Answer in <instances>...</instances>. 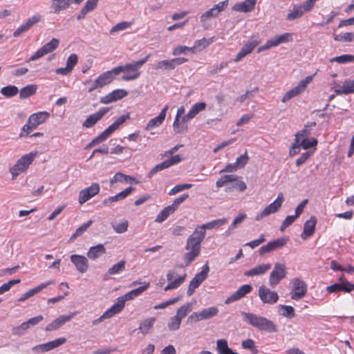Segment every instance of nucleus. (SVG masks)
Listing matches in <instances>:
<instances>
[{
    "mask_svg": "<svg viewBox=\"0 0 354 354\" xmlns=\"http://www.w3.org/2000/svg\"><path fill=\"white\" fill-rule=\"evenodd\" d=\"M169 166L166 162V160H164L163 162L158 164L154 167H153L151 171L148 173L147 177L151 178L155 174H156L158 171H160L165 169L168 168Z\"/></svg>",
    "mask_w": 354,
    "mask_h": 354,
    "instance_id": "55",
    "label": "nucleus"
},
{
    "mask_svg": "<svg viewBox=\"0 0 354 354\" xmlns=\"http://www.w3.org/2000/svg\"><path fill=\"white\" fill-rule=\"evenodd\" d=\"M330 62H337L339 64H345L348 62H354V55H342L331 58Z\"/></svg>",
    "mask_w": 354,
    "mask_h": 354,
    "instance_id": "51",
    "label": "nucleus"
},
{
    "mask_svg": "<svg viewBox=\"0 0 354 354\" xmlns=\"http://www.w3.org/2000/svg\"><path fill=\"white\" fill-rule=\"evenodd\" d=\"M252 290V287L250 284H245L241 286L235 292H234L231 296L228 297L225 301V304H230L232 302L236 301L243 297H244L246 295L251 292Z\"/></svg>",
    "mask_w": 354,
    "mask_h": 354,
    "instance_id": "18",
    "label": "nucleus"
},
{
    "mask_svg": "<svg viewBox=\"0 0 354 354\" xmlns=\"http://www.w3.org/2000/svg\"><path fill=\"white\" fill-rule=\"evenodd\" d=\"M193 186L192 184L190 183H185V184H180L174 186L169 192V195H174L180 192H182L185 189H187L191 188Z\"/></svg>",
    "mask_w": 354,
    "mask_h": 354,
    "instance_id": "60",
    "label": "nucleus"
},
{
    "mask_svg": "<svg viewBox=\"0 0 354 354\" xmlns=\"http://www.w3.org/2000/svg\"><path fill=\"white\" fill-rule=\"evenodd\" d=\"M243 320L258 330L268 333H276L277 326L268 319L252 313L241 312Z\"/></svg>",
    "mask_w": 354,
    "mask_h": 354,
    "instance_id": "2",
    "label": "nucleus"
},
{
    "mask_svg": "<svg viewBox=\"0 0 354 354\" xmlns=\"http://www.w3.org/2000/svg\"><path fill=\"white\" fill-rule=\"evenodd\" d=\"M186 276V274H184L177 277V273L175 271L169 270L167 274V280L169 283L165 287V291L176 289L179 287L184 282Z\"/></svg>",
    "mask_w": 354,
    "mask_h": 354,
    "instance_id": "15",
    "label": "nucleus"
},
{
    "mask_svg": "<svg viewBox=\"0 0 354 354\" xmlns=\"http://www.w3.org/2000/svg\"><path fill=\"white\" fill-rule=\"evenodd\" d=\"M271 268L270 263H263L258 265L244 272V275L247 277H253L257 275H261L266 273Z\"/></svg>",
    "mask_w": 354,
    "mask_h": 354,
    "instance_id": "29",
    "label": "nucleus"
},
{
    "mask_svg": "<svg viewBox=\"0 0 354 354\" xmlns=\"http://www.w3.org/2000/svg\"><path fill=\"white\" fill-rule=\"evenodd\" d=\"M134 189H135L134 187H129L126 188L125 189H124L123 191L120 192V193L117 194L116 195L113 196H109V197L105 198L103 201L102 204L104 206L109 207V206L112 205L113 203L124 199Z\"/></svg>",
    "mask_w": 354,
    "mask_h": 354,
    "instance_id": "20",
    "label": "nucleus"
},
{
    "mask_svg": "<svg viewBox=\"0 0 354 354\" xmlns=\"http://www.w3.org/2000/svg\"><path fill=\"white\" fill-rule=\"evenodd\" d=\"M125 302L120 297L117 299V302L113 305L109 309L106 310V313L109 315L110 317H113L117 313H119L124 308Z\"/></svg>",
    "mask_w": 354,
    "mask_h": 354,
    "instance_id": "39",
    "label": "nucleus"
},
{
    "mask_svg": "<svg viewBox=\"0 0 354 354\" xmlns=\"http://www.w3.org/2000/svg\"><path fill=\"white\" fill-rule=\"evenodd\" d=\"M54 282L53 281H48L45 283H41L39 286H37L35 288L29 290L28 292L22 295V296L18 299L19 301H24L25 300L29 299L32 297L35 294L41 291L44 288H46L48 286L53 284Z\"/></svg>",
    "mask_w": 354,
    "mask_h": 354,
    "instance_id": "30",
    "label": "nucleus"
},
{
    "mask_svg": "<svg viewBox=\"0 0 354 354\" xmlns=\"http://www.w3.org/2000/svg\"><path fill=\"white\" fill-rule=\"evenodd\" d=\"M229 348L227 342L225 339H221L216 342V350L218 354H223L224 352Z\"/></svg>",
    "mask_w": 354,
    "mask_h": 354,
    "instance_id": "62",
    "label": "nucleus"
},
{
    "mask_svg": "<svg viewBox=\"0 0 354 354\" xmlns=\"http://www.w3.org/2000/svg\"><path fill=\"white\" fill-rule=\"evenodd\" d=\"M258 295L264 304H274L279 299L278 294L275 291H271L264 286L259 287Z\"/></svg>",
    "mask_w": 354,
    "mask_h": 354,
    "instance_id": "14",
    "label": "nucleus"
},
{
    "mask_svg": "<svg viewBox=\"0 0 354 354\" xmlns=\"http://www.w3.org/2000/svg\"><path fill=\"white\" fill-rule=\"evenodd\" d=\"M283 201V194L281 192L278 194L277 199L274 202L266 207L260 214L257 215L255 220L259 221L263 217L268 216L271 214L277 212L281 207Z\"/></svg>",
    "mask_w": 354,
    "mask_h": 354,
    "instance_id": "9",
    "label": "nucleus"
},
{
    "mask_svg": "<svg viewBox=\"0 0 354 354\" xmlns=\"http://www.w3.org/2000/svg\"><path fill=\"white\" fill-rule=\"evenodd\" d=\"M182 319L176 315L171 317L167 324L168 329L170 331H175L180 328Z\"/></svg>",
    "mask_w": 354,
    "mask_h": 354,
    "instance_id": "49",
    "label": "nucleus"
},
{
    "mask_svg": "<svg viewBox=\"0 0 354 354\" xmlns=\"http://www.w3.org/2000/svg\"><path fill=\"white\" fill-rule=\"evenodd\" d=\"M174 208L168 205L167 207H165L162 210L160 211V212L157 215L155 222L157 223H162L164 221H165L168 216L174 213Z\"/></svg>",
    "mask_w": 354,
    "mask_h": 354,
    "instance_id": "45",
    "label": "nucleus"
},
{
    "mask_svg": "<svg viewBox=\"0 0 354 354\" xmlns=\"http://www.w3.org/2000/svg\"><path fill=\"white\" fill-rule=\"evenodd\" d=\"M337 95H348L354 93V79L346 80L341 88L335 90Z\"/></svg>",
    "mask_w": 354,
    "mask_h": 354,
    "instance_id": "34",
    "label": "nucleus"
},
{
    "mask_svg": "<svg viewBox=\"0 0 354 354\" xmlns=\"http://www.w3.org/2000/svg\"><path fill=\"white\" fill-rule=\"evenodd\" d=\"M126 262L124 260L112 266L107 271V275H113L120 273L125 269Z\"/></svg>",
    "mask_w": 354,
    "mask_h": 354,
    "instance_id": "47",
    "label": "nucleus"
},
{
    "mask_svg": "<svg viewBox=\"0 0 354 354\" xmlns=\"http://www.w3.org/2000/svg\"><path fill=\"white\" fill-rule=\"evenodd\" d=\"M100 187L97 183H93L90 187L82 189L79 192L78 202L80 205L85 203L91 198L97 195L100 192Z\"/></svg>",
    "mask_w": 354,
    "mask_h": 354,
    "instance_id": "11",
    "label": "nucleus"
},
{
    "mask_svg": "<svg viewBox=\"0 0 354 354\" xmlns=\"http://www.w3.org/2000/svg\"><path fill=\"white\" fill-rule=\"evenodd\" d=\"M50 117V113L47 111H40L32 114L28 120L33 127H37L38 125L43 124Z\"/></svg>",
    "mask_w": 354,
    "mask_h": 354,
    "instance_id": "27",
    "label": "nucleus"
},
{
    "mask_svg": "<svg viewBox=\"0 0 354 354\" xmlns=\"http://www.w3.org/2000/svg\"><path fill=\"white\" fill-rule=\"evenodd\" d=\"M257 0H245L243 2L236 3L232 7V10L241 12L252 11L257 3Z\"/></svg>",
    "mask_w": 354,
    "mask_h": 354,
    "instance_id": "24",
    "label": "nucleus"
},
{
    "mask_svg": "<svg viewBox=\"0 0 354 354\" xmlns=\"http://www.w3.org/2000/svg\"><path fill=\"white\" fill-rule=\"evenodd\" d=\"M169 109V106L166 105L161 111V112L159 113V115L152 119H151L147 126L145 127L146 131H150L155 128H157L160 127L166 118V112Z\"/></svg>",
    "mask_w": 354,
    "mask_h": 354,
    "instance_id": "22",
    "label": "nucleus"
},
{
    "mask_svg": "<svg viewBox=\"0 0 354 354\" xmlns=\"http://www.w3.org/2000/svg\"><path fill=\"white\" fill-rule=\"evenodd\" d=\"M286 274L287 272L285 264L279 263H275L273 270L270 274V286L272 287H275L281 280L286 277Z\"/></svg>",
    "mask_w": 354,
    "mask_h": 354,
    "instance_id": "10",
    "label": "nucleus"
},
{
    "mask_svg": "<svg viewBox=\"0 0 354 354\" xmlns=\"http://www.w3.org/2000/svg\"><path fill=\"white\" fill-rule=\"evenodd\" d=\"M239 178L241 177L236 174L223 175L216 182V185L218 188L227 186L225 189L226 192H231L234 190L243 192L246 189L247 185L245 182L239 180Z\"/></svg>",
    "mask_w": 354,
    "mask_h": 354,
    "instance_id": "3",
    "label": "nucleus"
},
{
    "mask_svg": "<svg viewBox=\"0 0 354 354\" xmlns=\"http://www.w3.org/2000/svg\"><path fill=\"white\" fill-rule=\"evenodd\" d=\"M106 252L103 244H98L91 247L87 252V257L91 260L95 261Z\"/></svg>",
    "mask_w": 354,
    "mask_h": 354,
    "instance_id": "28",
    "label": "nucleus"
},
{
    "mask_svg": "<svg viewBox=\"0 0 354 354\" xmlns=\"http://www.w3.org/2000/svg\"><path fill=\"white\" fill-rule=\"evenodd\" d=\"M117 182H124L130 183H135L136 184L139 183V181L136 180L135 178L129 175L124 174L121 172L116 173L111 180V184L115 183Z\"/></svg>",
    "mask_w": 354,
    "mask_h": 354,
    "instance_id": "38",
    "label": "nucleus"
},
{
    "mask_svg": "<svg viewBox=\"0 0 354 354\" xmlns=\"http://www.w3.org/2000/svg\"><path fill=\"white\" fill-rule=\"evenodd\" d=\"M76 312H73L68 315H59L46 326L45 330L50 332L59 329L66 322H70L76 315Z\"/></svg>",
    "mask_w": 354,
    "mask_h": 354,
    "instance_id": "12",
    "label": "nucleus"
},
{
    "mask_svg": "<svg viewBox=\"0 0 354 354\" xmlns=\"http://www.w3.org/2000/svg\"><path fill=\"white\" fill-rule=\"evenodd\" d=\"M181 298H182V296H178V297H176L175 298L169 299V300H167V301H166L165 302H162L161 304H159L158 305L155 306L153 307V308L155 310L165 308H167L169 306H171V305H173V304H176L178 301H180L181 299Z\"/></svg>",
    "mask_w": 354,
    "mask_h": 354,
    "instance_id": "56",
    "label": "nucleus"
},
{
    "mask_svg": "<svg viewBox=\"0 0 354 354\" xmlns=\"http://www.w3.org/2000/svg\"><path fill=\"white\" fill-rule=\"evenodd\" d=\"M200 313L203 320H207L217 315V314L218 313V309L217 307L212 306L207 308H205L200 311Z\"/></svg>",
    "mask_w": 354,
    "mask_h": 354,
    "instance_id": "43",
    "label": "nucleus"
},
{
    "mask_svg": "<svg viewBox=\"0 0 354 354\" xmlns=\"http://www.w3.org/2000/svg\"><path fill=\"white\" fill-rule=\"evenodd\" d=\"M114 75H115L113 69L106 71L97 77L95 80V83H97V86L102 87L109 84L113 80Z\"/></svg>",
    "mask_w": 354,
    "mask_h": 354,
    "instance_id": "35",
    "label": "nucleus"
},
{
    "mask_svg": "<svg viewBox=\"0 0 354 354\" xmlns=\"http://www.w3.org/2000/svg\"><path fill=\"white\" fill-rule=\"evenodd\" d=\"M109 110L110 108L102 107L98 111L89 115L83 122V127L86 128H91L93 127L109 112Z\"/></svg>",
    "mask_w": 354,
    "mask_h": 354,
    "instance_id": "17",
    "label": "nucleus"
},
{
    "mask_svg": "<svg viewBox=\"0 0 354 354\" xmlns=\"http://www.w3.org/2000/svg\"><path fill=\"white\" fill-rule=\"evenodd\" d=\"M248 160L249 158L248 156L247 151H245L244 154L239 156L236 158L234 164L237 169H241L244 167V166L248 163Z\"/></svg>",
    "mask_w": 354,
    "mask_h": 354,
    "instance_id": "64",
    "label": "nucleus"
},
{
    "mask_svg": "<svg viewBox=\"0 0 354 354\" xmlns=\"http://www.w3.org/2000/svg\"><path fill=\"white\" fill-rule=\"evenodd\" d=\"M279 307L281 310H283V312L281 313V315L289 318H292L295 316V310L292 306L280 305Z\"/></svg>",
    "mask_w": 354,
    "mask_h": 354,
    "instance_id": "61",
    "label": "nucleus"
},
{
    "mask_svg": "<svg viewBox=\"0 0 354 354\" xmlns=\"http://www.w3.org/2000/svg\"><path fill=\"white\" fill-rule=\"evenodd\" d=\"M299 143L304 149H308L316 146L317 145V140L315 138L308 139L307 138H303Z\"/></svg>",
    "mask_w": 354,
    "mask_h": 354,
    "instance_id": "57",
    "label": "nucleus"
},
{
    "mask_svg": "<svg viewBox=\"0 0 354 354\" xmlns=\"http://www.w3.org/2000/svg\"><path fill=\"white\" fill-rule=\"evenodd\" d=\"M258 44L259 43L256 41H249L245 44L237 53L234 62H239L241 59L250 54Z\"/></svg>",
    "mask_w": 354,
    "mask_h": 354,
    "instance_id": "26",
    "label": "nucleus"
},
{
    "mask_svg": "<svg viewBox=\"0 0 354 354\" xmlns=\"http://www.w3.org/2000/svg\"><path fill=\"white\" fill-rule=\"evenodd\" d=\"M93 223L92 220H89L86 223H84L81 226H80L75 231V232L71 236L72 239H75L78 236L82 234L84 232L87 230V229L91 226V225Z\"/></svg>",
    "mask_w": 354,
    "mask_h": 354,
    "instance_id": "59",
    "label": "nucleus"
},
{
    "mask_svg": "<svg viewBox=\"0 0 354 354\" xmlns=\"http://www.w3.org/2000/svg\"><path fill=\"white\" fill-rule=\"evenodd\" d=\"M150 55H147L145 58L140 59L134 63L127 64L124 66H119L113 68L115 75H118L121 72H129V74L124 75L122 79L124 81H130L137 79L140 76L138 69L147 62Z\"/></svg>",
    "mask_w": 354,
    "mask_h": 354,
    "instance_id": "4",
    "label": "nucleus"
},
{
    "mask_svg": "<svg viewBox=\"0 0 354 354\" xmlns=\"http://www.w3.org/2000/svg\"><path fill=\"white\" fill-rule=\"evenodd\" d=\"M227 222V219L225 218H219V219L214 220V221H212L207 223L203 224V225L198 226L197 228H198L199 230L205 231V230H212V229H214V228H218L220 226L225 224Z\"/></svg>",
    "mask_w": 354,
    "mask_h": 354,
    "instance_id": "37",
    "label": "nucleus"
},
{
    "mask_svg": "<svg viewBox=\"0 0 354 354\" xmlns=\"http://www.w3.org/2000/svg\"><path fill=\"white\" fill-rule=\"evenodd\" d=\"M333 38L337 41L351 42L354 40V33L346 32L344 34L335 35Z\"/></svg>",
    "mask_w": 354,
    "mask_h": 354,
    "instance_id": "52",
    "label": "nucleus"
},
{
    "mask_svg": "<svg viewBox=\"0 0 354 354\" xmlns=\"http://www.w3.org/2000/svg\"><path fill=\"white\" fill-rule=\"evenodd\" d=\"M149 286H150V284L149 282H145L144 286H142L138 288L133 289L120 297L124 299V302L126 301L131 300V299H134L135 297L139 296L144 291H145L149 287Z\"/></svg>",
    "mask_w": 354,
    "mask_h": 354,
    "instance_id": "32",
    "label": "nucleus"
},
{
    "mask_svg": "<svg viewBox=\"0 0 354 354\" xmlns=\"http://www.w3.org/2000/svg\"><path fill=\"white\" fill-rule=\"evenodd\" d=\"M70 258L78 272L85 273L88 270V261L86 257L82 255L72 254Z\"/></svg>",
    "mask_w": 354,
    "mask_h": 354,
    "instance_id": "21",
    "label": "nucleus"
},
{
    "mask_svg": "<svg viewBox=\"0 0 354 354\" xmlns=\"http://www.w3.org/2000/svg\"><path fill=\"white\" fill-rule=\"evenodd\" d=\"M37 89L36 84H30L21 88L19 92V97L21 99H26L30 96L35 94Z\"/></svg>",
    "mask_w": 354,
    "mask_h": 354,
    "instance_id": "40",
    "label": "nucleus"
},
{
    "mask_svg": "<svg viewBox=\"0 0 354 354\" xmlns=\"http://www.w3.org/2000/svg\"><path fill=\"white\" fill-rule=\"evenodd\" d=\"M128 95L127 91L124 89H116L111 93L100 98V102L102 104H109L116 102L126 97Z\"/></svg>",
    "mask_w": 354,
    "mask_h": 354,
    "instance_id": "19",
    "label": "nucleus"
},
{
    "mask_svg": "<svg viewBox=\"0 0 354 354\" xmlns=\"http://www.w3.org/2000/svg\"><path fill=\"white\" fill-rule=\"evenodd\" d=\"M205 231L196 228L194 232L188 237L185 249L189 250L183 256L185 266H189L192 262L200 254L201 243L205 236Z\"/></svg>",
    "mask_w": 354,
    "mask_h": 354,
    "instance_id": "1",
    "label": "nucleus"
},
{
    "mask_svg": "<svg viewBox=\"0 0 354 354\" xmlns=\"http://www.w3.org/2000/svg\"><path fill=\"white\" fill-rule=\"evenodd\" d=\"M219 14L216 12L214 7L203 13L200 17V21L203 27L205 29H207L209 26V20L212 18L216 17Z\"/></svg>",
    "mask_w": 354,
    "mask_h": 354,
    "instance_id": "31",
    "label": "nucleus"
},
{
    "mask_svg": "<svg viewBox=\"0 0 354 354\" xmlns=\"http://www.w3.org/2000/svg\"><path fill=\"white\" fill-rule=\"evenodd\" d=\"M209 272V267L207 265H205L203 270L197 273L195 277L191 280L189 282L190 284H192V286L194 288H197L201 283L207 278V273Z\"/></svg>",
    "mask_w": 354,
    "mask_h": 354,
    "instance_id": "33",
    "label": "nucleus"
},
{
    "mask_svg": "<svg viewBox=\"0 0 354 354\" xmlns=\"http://www.w3.org/2000/svg\"><path fill=\"white\" fill-rule=\"evenodd\" d=\"M73 3V0H52V9L55 14H59L61 11L68 8Z\"/></svg>",
    "mask_w": 354,
    "mask_h": 354,
    "instance_id": "36",
    "label": "nucleus"
},
{
    "mask_svg": "<svg viewBox=\"0 0 354 354\" xmlns=\"http://www.w3.org/2000/svg\"><path fill=\"white\" fill-rule=\"evenodd\" d=\"M241 346L245 349H249L252 351V353L257 354L258 353V350L255 346V343L254 340L252 339H247L242 342Z\"/></svg>",
    "mask_w": 354,
    "mask_h": 354,
    "instance_id": "54",
    "label": "nucleus"
},
{
    "mask_svg": "<svg viewBox=\"0 0 354 354\" xmlns=\"http://www.w3.org/2000/svg\"><path fill=\"white\" fill-rule=\"evenodd\" d=\"M111 226L116 233L122 234L127 231L129 223L128 221L124 220L122 222L118 224L111 223Z\"/></svg>",
    "mask_w": 354,
    "mask_h": 354,
    "instance_id": "53",
    "label": "nucleus"
},
{
    "mask_svg": "<svg viewBox=\"0 0 354 354\" xmlns=\"http://www.w3.org/2000/svg\"><path fill=\"white\" fill-rule=\"evenodd\" d=\"M153 68L156 70L171 71L174 70V67L173 65L172 59H165L156 64L153 66Z\"/></svg>",
    "mask_w": 354,
    "mask_h": 354,
    "instance_id": "46",
    "label": "nucleus"
},
{
    "mask_svg": "<svg viewBox=\"0 0 354 354\" xmlns=\"http://www.w3.org/2000/svg\"><path fill=\"white\" fill-rule=\"evenodd\" d=\"M313 80V76H307L305 79L301 80L298 84L286 92L282 97L281 101L286 102L292 97L301 94L306 88L308 84Z\"/></svg>",
    "mask_w": 354,
    "mask_h": 354,
    "instance_id": "6",
    "label": "nucleus"
},
{
    "mask_svg": "<svg viewBox=\"0 0 354 354\" xmlns=\"http://www.w3.org/2000/svg\"><path fill=\"white\" fill-rule=\"evenodd\" d=\"M288 241V238L282 237L273 241L268 243L266 245L260 248L259 250V255L263 256L266 253L271 252L275 250L283 248Z\"/></svg>",
    "mask_w": 354,
    "mask_h": 354,
    "instance_id": "16",
    "label": "nucleus"
},
{
    "mask_svg": "<svg viewBox=\"0 0 354 354\" xmlns=\"http://www.w3.org/2000/svg\"><path fill=\"white\" fill-rule=\"evenodd\" d=\"M229 62H222L218 64L213 66L209 71L211 75H215L220 73L222 69L228 66Z\"/></svg>",
    "mask_w": 354,
    "mask_h": 354,
    "instance_id": "58",
    "label": "nucleus"
},
{
    "mask_svg": "<svg viewBox=\"0 0 354 354\" xmlns=\"http://www.w3.org/2000/svg\"><path fill=\"white\" fill-rule=\"evenodd\" d=\"M66 342V338L60 337L53 341L47 342V346L49 348L50 351L55 349L62 345H63Z\"/></svg>",
    "mask_w": 354,
    "mask_h": 354,
    "instance_id": "63",
    "label": "nucleus"
},
{
    "mask_svg": "<svg viewBox=\"0 0 354 354\" xmlns=\"http://www.w3.org/2000/svg\"><path fill=\"white\" fill-rule=\"evenodd\" d=\"M317 223V218L315 216H311L310 219L307 220L304 225V231L301 234V238L304 240L307 239L308 237L313 236L315 233V225Z\"/></svg>",
    "mask_w": 354,
    "mask_h": 354,
    "instance_id": "23",
    "label": "nucleus"
},
{
    "mask_svg": "<svg viewBox=\"0 0 354 354\" xmlns=\"http://www.w3.org/2000/svg\"><path fill=\"white\" fill-rule=\"evenodd\" d=\"M206 103L204 102H198L194 104L190 109V111L188 112L187 114L184 115L182 118V122H187L189 120L194 118L199 112L203 111L206 108Z\"/></svg>",
    "mask_w": 354,
    "mask_h": 354,
    "instance_id": "25",
    "label": "nucleus"
},
{
    "mask_svg": "<svg viewBox=\"0 0 354 354\" xmlns=\"http://www.w3.org/2000/svg\"><path fill=\"white\" fill-rule=\"evenodd\" d=\"M156 319L153 317L148 318L143 320L140 324L138 329L141 331L143 335L147 334L151 328L153 327Z\"/></svg>",
    "mask_w": 354,
    "mask_h": 354,
    "instance_id": "41",
    "label": "nucleus"
},
{
    "mask_svg": "<svg viewBox=\"0 0 354 354\" xmlns=\"http://www.w3.org/2000/svg\"><path fill=\"white\" fill-rule=\"evenodd\" d=\"M193 304L194 303L189 302L183 305L177 310L176 315L183 319L192 310Z\"/></svg>",
    "mask_w": 354,
    "mask_h": 354,
    "instance_id": "44",
    "label": "nucleus"
},
{
    "mask_svg": "<svg viewBox=\"0 0 354 354\" xmlns=\"http://www.w3.org/2000/svg\"><path fill=\"white\" fill-rule=\"evenodd\" d=\"M214 41V37H211L209 39L203 38L201 39H198L194 43V48H197L198 51H201L204 50L207 46L211 44Z\"/></svg>",
    "mask_w": 354,
    "mask_h": 354,
    "instance_id": "50",
    "label": "nucleus"
},
{
    "mask_svg": "<svg viewBox=\"0 0 354 354\" xmlns=\"http://www.w3.org/2000/svg\"><path fill=\"white\" fill-rule=\"evenodd\" d=\"M304 14L301 6L295 5L292 10H290L289 13L286 17V19L289 21L295 20L297 18L301 17Z\"/></svg>",
    "mask_w": 354,
    "mask_h": 354,
    "instance_id": "42",
    "label": "nucleus"
},
{
    "mask_svg": "<svg viewBox=\"0 0 354 354\" xmlns=\"http://www.w3.org/2000/svg\"><path fill=\"white\" fill-rule=\"evenodd\" d=\"M59 40L56 38H53L49 42L45 44L41 48L38 49L27 62L35 61L48 53H52L59 46Z\"/></svg>",
    "mask_w": 354,
    "mask_h": 354,
    "instance_id": "8",
    "label": "nucleus"
},
{
    "mask_svg": "<svg viewBox=\"0 0 354 354\" xmlns=\"http://www.w3.org/2000/svg\"><path fill=\"white\" fill-rule=\"evenodd\" d=\"M35 156L36 153H30L19 159L10 169L12 179H15L20 173L25 171L32 162Z\"/></svg>",
    "mask_w": 354,
    "mask_h": 354,
    "instance_id": "5",
    "label": "nucleus"
},
{
    "mask_svg": "<svg viewBox=\"0 0 354 354\" xmlns=\"http://www.w3.org/2000/svg\"><path fill=\"white\" fill-rule=\"evenodd\" d=\"M292 41V34L289 32H286L281 35H276L268 40L264 45L259 47L257 50L258 53H260L263 50H268L272 47H275L279 46L281 44L288 43Z\"/></svg>",
    "mask_w": 354,
    "mask_h": 354,
    "instance_id": "7",
    "label": "nucleus"
},
{
    "mask_svg": "<svg viewBox=\"0 0 354 354\" xmlns=\"http://www.w3.org/2000/svg\"><path fill=\"white\" fill-rule=\"evenodd\" d=\"M1 93L6 97H12L19 93V89L13 85H8L1 89Z\"/></svg>",
    "mask_w": 354,
    "mask_h": 354,
    "instance_id": "48",
    "label": "nucleus"
},
{
    "mask_svg": "<svg viewBox=\"0 0 354 354\" xmlns=\"http://www.w3.org/2000/svg\"><path fill=\"white\" fill-rule=\"evenodd\" d=\"M292 284L291 298L292 299L298 300L306 294L307 285L301 279L295 278L292 281Z\"/></svg>",
    "mask_w": 354,
    "mask_h": 354,
    "instance_id": "13",
    "label": "nucleus"
}]
</instances>
